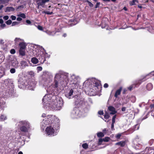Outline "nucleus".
I'll return each instance as SVG.
<instances>
[{
	"label": "nucleus",
	"mask_w": 154,
	"mask_h": 154,
	"mask_svg": "<svg viewBox=\"0 0 154 154\" xmlns=\"http://www.w3.org/2000/svg\"><path fill=\"white\" fill-rule=\"evenodd\" d=\"M60 75L56 74L54 82H52L53 75L47 71H45L42 76V79L40 82V85L45 89L48 94L45 95L42 99L43 107L48 110H60L63 105V101L61 97L56 96L55 90H57L59 86L64 87L67 84L66 80L62 81L60 79Z\"/></svg>",
	"instance_id": "1"
},
{
	"label": "nucleus",
	"mask_w": 154,
	"mask_h": 154,
	"mask_svg": "<svg viewBox=\"0 0 154 154\" xmlns=\"http://www.w3.org/2000/svg\"><path fill=\"white\" fill-rule=\"evenodd\" d=\"M44 50L42 46H36V48L32 51L33 55L36 57L31 58V61L32 63L37 64L39 62L40 63L43 64L45 60V58L49 57L48 54Z\"/></svg>",
	"instance_id": "2"
},
{
	"label": "nucleus",
	"mask_w": 154,
	"mask_h": 154,
	"mask_svg": "<svg viewBox=\"0 0 154 154\" xmlns=\"http://www.w3.org/2000/svg\"><path fill=\"white\" fill-rule=\"evenodd\" d=\"M60 120L58 118L53 115H49L43 119L41 124V130L44 131L46 125H50L51 123L58 124Z\"/></svg>",
	"instance_id": "3"
},
{
	"label": "nucleus",
	"mask_w": 154,
	"mask_h": 154,
	"mask_svg": "<svg viewBox=\"0 0 154 154\" xmlns=\"http://www.w3.org/2000/svg\"><path fill=\"white\" fill-rule=\"evenodd\" d=\"M92 83L90 85L89 87L90 89L88 91L91 96H93L97 92H100L101 90V86L100 82L94 78H92L91 80Z\"/></svg>",
	"instance_id": "4"
},
{
	"label": "nucleus",
	"mask_w": 154,
	"mask_h": 154,
	"mask_svg": "<svg viewBox=\"0 0 154 154\" xmlns=\"http://www.w3.org/2000/svg\"><path fill=\"white\" fill-rule=\"evenodd\" d=\"M4 84L6 87V93L9 97L14 96L15 92L13 79H5L4 81Z\"/></svg>",
	"instance_id": "5"
},
{
	"label": "nucleus",
	"mask_w": 154,
	"mask_h": 154,
	"mask_svg": "<svg viewBox=\"0 0 154 154\" xmlns=\"http://www.w3.org/2000/svg\"><path fill=\"white\" fill-rule=\"evenodd\" d=\"M56 74H59L60 75V77H59V79H62L61 80L62 81H63V80H66L67 84L66 86L67 85L68 82L70 84L76 85L78 81L80 79L79 76L74 74H71L70 77L68 80L67 78L68 74L66 73L65 74H62L60 72L57 73Z\"/></svg>",
	"instance_id": "6"
},
{
	"label": "nucleus",
	"mask_w": 154,
	"mask_h": 154,
	"mask_svg": "<svg viewBox=\"0 0 154 154\" xmlns=\"http://www.w3.org/2000/svg\"><path fill=\"white\" fill-rule=\"evenodd\" d=\"M46 127L45 133L50 136L56 135L60 128L59 124L57 123H51L50 125H46Z\"/></svg>",
	"instance_id": "7"
},
{
	"label": "nucleus",
	"mask_w": 154,
	"mask_h": 154,
	"mask_svg": "<svg viewBox=\"0 0 154 154\" xmlns=\"http://www.w3.org/2000/svg\"><path fill=\"white\" fill-rule=\"evenodd\" d=\"M17 125L20 128L21 131L27 132L31 130V125L30 123L27 121H20L17 123Z\"/></svg>",
	"instance_id": "8"
},
{
	"label": "nucleus",
	"mask_w": 154,
	"mask_h": 154,
	"mask_svg": "<svg viewBox=\"0 0 154 154\" xmlns=\"http://www.w3.org/2000/svg\"><path fill=\"white\" fill-rule=\"evenodd\" d=\"M75 104L78 107L82 106L85 107L88 104V103L85 99L79 96H75L74 98Z\"/></svg>",
	"instance_id": "9"
},
{
	"label": "nucleus",
	"mask_w": 154,
	"mask_h": 154,
	"mask_svg": "<svg viewBox=\"0 0 154 154\" xmlns=\"http://www.w3.org/2000/svg\"><path fill=\"white\" fill-rule=\"evenodd\" d=\"M20 83V85H19V86L21 85H23V86L21 87V88H26L29 90H34L36 86V82L33 79L29 81L26 84H25V83Z\"/></svg>",
	"instance_id": "10"
},
{
	"label": "nucleus",
	"mask_w": 154,
	"mask_h": 154,
	"mask_svg": "<svg viewBox=\"0 0 154 154\" xmlns=\"http://www.w3.org/2000/svg\"><path fill=\"white\" fill-rule=\"evenodd\" d=\"M70 116L72 119L81 117L82 116V112L78 108H74L71 112Z\"/></svg>",
	"instance_id": "11"
},
{
	"label": "nucleus",
	"mask_w": 154,
	"mask_h": 154,
	"mask_svg": "<svg viewBox=\"0 0 154 154\" xmlns=\"http://www.w3.org/2000/svg\"><path fill=\"white\" fill-rule=\"evenodd\" d=\"M73 93V90L72 89H70L67 91L65 94V96L68 98L70 99H71L72 97V94Z\"/></svg>",
	"instance_id": "12"
},
{
	"label": "nucleus",
	"mask_w": 154,
	"mask_h": 154,
	"mask_svg": "<svg viewBox=\"0 0 154 154\" xmlns=\"http://www.w3.org/2000/svg\"><path fill=\"white\" fill-rule=\"evenodd\" d=\"M49 0H41L39 1H36L37 4L38 6V8L39 6H42L44 5L46 2H48Z\"/></svg>",
	"instance_id": "13"
},
{
	"label": "nucleus",
	"mask_w": 154,
	"mask_h": 154,
	"mask_svg": "<svg viewBox=\"0 0 154 154\" xmlns=\"http://www.w3.org/2000/svg\"><path fill=\"white\" fill-rule=\"evenodd\" d=\"M20 64L21 65L20 68L21 69H23L28 66V63L25 61H21Z\"/></svg>",
	"instance_id": "14"
},
{
	"label": "nucleus",
	"mask_w": 154,
	"mask_h": 154,
	"mask_svg": "<svg viewBox=\"0 0 154 154\" xmlns=\"http://www.w3.org/2000/svg\"><path fill=\"white\" fill-rule=\"evenodd\" d=\"M108 109L109 111L111 112L110 113L111 114H114L116 112L115 108L112 106H109Z\"/></svg>",
	"instance_id": "15"
},
{
	"label": "nucleus",
	"mask_w": 154,
	"mask_h": 154,
	"mask_svg": "<svg viewBox=\"0 0 154 154\" xmlns=\"http://www.w3.org/2000/svg\"><path fill=\"white\" fill-rule=\"evenodd\" d=\"M15 9L12 7H8L6 8L5 12H6L14 11Z\"/></svg>",
	"instance_id": "16"
},
{
	"label": "nucleus",
	"mask_w": 154,
	"mask_h": 154,
	"mask_svg": "<svg viewBox=\"0 0 154 154\" xmlns=\"http://www.w3.org/2000/svg\"><path fill=\"white\" fill-rule=\"evenodd\" d=\"M19 45L20 49H25L26 45L25 43L24 42L22 41L21 42H20L19 43Z\"/></svg>",
	"instance_id": "17"
},
{
	"label": "nucleus",
	"mask_w": 154,
	"mask_h": 154,
	"mask_svg": "<svg viewBox=\"0 0 154 154\" xmlns=\"http://www.w3.org/2000/svg\"><path fill=\"white\" fill-rule=\"evenodd\" d=\"M122 89V88L121 87L119 89H118L116 91L114 95V96L116 97L117 98L118 97V96L120 94Z\"/></svg>",
	"instance_id": "18"
},
{
	"label": "nucleus",
	"mask_w": 154,
	"mask_h": 154,
	"mask_svg": "<svg viewBox=\"0 0 154 154\" xmlns=\"http://www.w3.org/2000/svg\"><path fill=\"white\" fill-rule=\"evenodd\" d=\"M6 107L5 103L2 100H0V108L3 109Z\"/></svg>",
	"instance_id": "19"
},
{
	"label": "nucleus",
	"mask_w": 154,
	"mask_h": 154,
	"mask_svg": "<svg viewBox=\"0 0 154 154\" xmlns=\"http://www.w3.org/2000/svg\"><path fill=\"white\" fill-rule=\"evenodd\" d=\"M125 144V141H120L116 143V145H119L121 147L124 146Z\"/></svg>",
	"instance_id": "20"
},
{
	"label": "nucleus",
	"mask_w": 154,
	"mask_h": 154,
	"mask_svg": "<svg viewBox=\"0 0 154 154\" xmlns=\"http://www.w3.org/2000/svg\"><path fill=\"white\" fill-rule=\"evenodd\" d=\"M25 49H20L19 50V52L20 54L22 56H24L25 54Z\"/></svg>",
	"instance_id": "21"
},
{
	"label": "nucleus",
	"mask_w": 154,
	"mask_h": 154,
	"mask_svg": "<svg viewBox=\"0 0 154 154\" xmlns=\"http://www.w3.org/2000/svg\"><path fill=\"white\" fill-rule=\"evenodd\" d=\"M147 89L149 90L150 91L153 88V85L151 83H149L147 84L146 86Z\"/></svg>",
	"instance_id": "22"
},
{
	"label": "nucleus",
	"mask_w": 154,
	"mask_h": 154,
	"mask_svg": "<svg viewBox=\"0 0 154 154\" xmlns=\"http://www.w3.org/2000/svg\"><path fill=\"white\" fill-rule=\"evenodd\" d=\"M6 116L2 114L0 116V120L1 121H3L7 119Z\"/></svg>",
	"instance_id": "23"
},
{
	"label": "nucleus",
	"mask_w": 154,
	"mask_h": 154,
	"mask_svg": "<svg viewBox=\"0 0 154 154\" xmlns=\"http://www.w3.org/2000/svg\"><path fill=\"white\" fill-rule=\"evenodd\" d=\"M22 40L19 38H16L15 39L14 41L15 43L16 44H18V43L21 42V41Z\"/></svg>",
	"instance_id": "24"
},
{
	"label": "nucleus",
	"mask_w": 154,
	"mask_h": 154,
	"mask_svg": "<svg viewBox=\"0 0 154 154\" xmlns=\"http://www.w3.org/2000/svg\"><path fill=\"white\" fill-rule=\"evenodd\" d=\"M138 1L137 0H132V1L130 2V4L131 5H134L136 4V3H138Z\"/></svg>",
	"instance_id": "25"
},
{
	"label": "nucleus",
	"mask_w": 154,
	"mask_h": 154,
	"mask_svg": "<svg viewBox=\"0 0 154 154\" xmlns=\"http://www.w3.org/2000/svg\"><path fill=\"white\" fill-rule=\"evenodd\" d=\"M17 16L22 17L23 18H25L26 16L23 13H20L19 14H18L17 15Z\"/></svg>",
	"instance_id": "26"
},
{
	"label": "nucleus",
	"mask_w": 154,
	"mask_h": 154,
	"mask_svg": "<svg viewBox=\"0 0 154 154\" xmlns=\"http://www.w3.org/2000/svg\"><path fill=\"white\" fill-rule=\"evenodd\" d=\"M10 0H0V4H5L8 3Z\"/></svg>",
	"instance_id": "27"
},
{
	"label": "nucleus",
	"mask_w": 154,
	"mask_h": 154,
	"mask_svg": "<svg viewBox=\"0 0 154 154\" xmlns=\"http://www.w3.org/2000/svg\"><path fill=\"white\" fill-rule=\"evenodd\" d=\"M130 100L132 103H134L136 100V97L134 96H132L130 97Z\"/></svg>",
	"instance_id": "28"
},
{
	"label": "nucleus",
	"mask_w": 154,
	"mask_h": 154,
	"mask_svg": "<svg viewBox=\"0 0 154 154\" xmlns=\"http://www.w3.org/2000/svg\"><path fill=\"white\" fill-rule=\"evenodd\" d=\"M136 87H137V85L134 84L128 87V88L129 90L131 91L133 88H134Z\"/></svg>",
	"instance_id": "29"
},
{
	"label": "nucleus",
	"mask_w": 154,
	"mask_h": 154,
	"mask_svg": "<svg viewBox=\"0 0 154 154\" xmlns=\"http://www.w3.org/2000/svg\"><path fill=\"white\" fill-rule=\"evenodd\" d=\"M101 27L102 28H106V29H107L108 26L105 23L102 22L101 23Z\"/></svg>",
	"instance_id": "30"
},
{
	"label": "nucleus",
	"mask_w": 154,
	"mask_h": 154,
	"mask_svg": "<svg viewBox=\"0 0 154 154\" xmlns=\"http://www.w3.org/2000/svg\"><path fill=\"white\" fill-rule=\"evenodd\" d=\"M97 136L99 137H104V134L103 132H99L97 133Z\"/></svg>",
	"instance_id": "31"
},
{
	"label": "nucleus",
	"mask_w": 154,
	"mask_h": 154,
	"mask_svg": "<svg viewBox=\"0 0 154 154\" xmlns=\"http://www.w3.org/2000/svg\"><path fill=\"white\" fill-rule=\"evenodd\" d=\"M109 114L108 113L106 112L104 115V118L106 119H109Z\"/></svg>",
	"instance_id": "32"
},
{
	"label": "nucleus",
	"mask_w": 154,
	"mask_h": 154,
	"mask_svg": "<svg viewBox=\"0 0 154 154\" xmlns=\"http://www.w3.org/2000/svg\"><path fill=\"white\" fill-rule=\"evenodd\" d=\"M82 146L83 148L85 149H87L88 147V145L86 143H83L82 144Z\"/></svg>",
	"instance_id": "33"
},
{
	"label": "nucleus",
	"mask_w": 154,
	"mask_h": 154,
	"mask_svg": "<svg viewBox=\"0 0 154 154\" xmlns=\"http://www.w3.org/2000/svg\"><path fill=\"white\" fill-rule=\"evenodd\" d=\"M103 141V139H99L98 144L99 145H100L102 144V143Z\"/></svg>",
	"instance_id": "34"
},
{
	"label": "nucleus",
	"mask_w": 154,
	"mask_h": 154,
	"mask_svg": "<svg viewBox=\"0 0 154 154\" xmlns=\"http://www.w3.org/2000/svg\"><path fill=\"white\" fill-rule=\"evenodd\" d=\"M103 141L106 142H107L109 141V138L108 137H106L103 139Z\"/></svg>",
	"instance_id": "35"
},
{
	"label": "nucleus",
	"mask_w": 154,
	"mask_h": 154,
	"mask_svg": "<svg viewBox=\"0 0 154 154\" xmlns=\"http://www.w3.org/2000/svg\"><path fill=\"white\" fill-rule=\"evenodd\" d=\"M86 2L88 3L89 5L91 7H92L94 5L91 2L88 1V0H86Z\"/></svg>",
	"instance_id": "36"
},
{
	"label": "nucleus",
	"mask_w": 154,
	"mask_h": 154,
	"mask_svg": "<svg viewBox=\"0 0 154 154\" xmlns=\"http://www.w3.org/2000/svg\"><path fill=\"white\" fill-rule=\"evenodd\" d=\"M19 24V23L18 22L16 21H14L12 23L11 26H14L16 25H18Z\"/></svg>",
	"instance_id": "37"
},
{
	"label": "nucleus",
	"mask_w": 154,
	"mask_h": 154,
	"mask_svg": "<svg viewBox=\"0 0 154 154\" xmlns=\"http://www.w3.org/2000/svg\"><path fill=\"white\" fill-rule=\"evenodd\" d=\"M116 115H115L113 116V117L112 118V123H115V119L116 118Z\"/></svg>",
	"instance_id": "38"
},
{
	"label": "nucleus",
	"mask_w": 154,
	"mask_h": 154,
	"mask_svg": "<svg viewBox=\"0 0 154 154\" xmlns=\"http://www.w3.org/2000/svg\"><path fill=\"white\" fill-rule=\"evenodd\" d=\"M15 72L16 70L14 68H11L10 70V72L11 73H14Z\"/></svg>",
	"instance_id": "39"
},
{
	"label": "nucleus",
	"mask_w": 154,
	"mask_h": 154,
	"mask_svg": "<svg viewBox=\"0 0 154 154\" xmlns=\"http://www.w3.org/2000/svg\"><path fill=\"white\" fill-rule=\"evenodd\" d=\"M1 29H4L6 26V25L5 23H1Z\"/></svg>",
	"instance_id": "40"
},
{
	"label": "nucleus",
	"mask_w": 154,
	"mask_h": 154,
	"mask_svg": "<svg viewBox=\"0 0 154 154\" xmlns=\"http://www.w3.org/2000/svg\"><path fill=\"white\" fill-rule=\"evenodd\" d=\"M6 23L8 25H10L12 23V21L11 20H9L6 22Z\"/></svg>",
	"instance_id": "41"
},
{
	"label": "nucleus",
	"mask_w": 154,
	"mask_h": 154,
	"mask_svg": "<svg viewBox=\"0 0 154 154\" xmlns=\"http://www.w3.org/2000/svg\"><path fill=\"white\" fill-rule=\"evenodd\" d=\"M24 6L23 5H20L17 7V9H20L21 10L23 8Z\"/></svg>",
	"instance_id": "42"
},
{
	"label": "nucleus",
	"mask_w": 154,
	"mask_h": 154,
	"mask_svg": "<svg viewBox=\"0 0 154 154\" xmlns=\"http://www.w3.org/2000/svg\"><path fill=\"white\" fill-rule=\"evenodd\" d=\"M42 68L41 66H38L37 68V69L38 71H41L42 70Z\"/></svg>",
	"instance_id": "43"
},
{
	"label": "nucleus",
	"mask_w": 154,
	"mask_h": 154,
	"mask_svg": "<svg viewBox=\"0 0 154 154\" xmlns=\"http://www.w3.org/2000/svg\"><path fill=\"white\" fill-rule=\"evenodd\" d=\"M121 136V134H118L116 135V138L117 139H119L120 138Z\"/></svg>",
	"instance_id": "44"
},
{
	"label": "nucleus",
	"mask_w": 154,
	"mask_h": 154,
	"mask_svg": "<svg viewBox=\"0 0 154 154\" xmlns=\"http://www.w3.org/2000/svg\"><path fill=\"white\" fill-rule=\"evenodd\" d=\"M10 53L12 54H14L15 53V51L14 49H11L10 51Z\"/></svg>",
	"instance_id": "45"
},
{
	"label": "nucleus",
	"mask_w": 154,
	"mask_h": 154,
	"mask_svg": "<svg viewBox=\"0 0 154 154\" xmlns=\"http://www.w3.org/2000/svg\"><path fill=\"white\" fill-rule=\"evenodd\" d=\"M3 18L5 20H7L9 18V16L8 15L5 16L3 17Z\"/></svg>",
	"instance_id": "46"
},
{
	"label": "nucleus",
	"mask_w": 154,
	"mask_h": 154,
	"mask_svg": "<svg viewBox=\"0 0 154 154\" xmlns=\"http://www.w3.org/2000/svg\"><path fill=\"white\" fill-rule=\"evenodd\" d=\"M37 28L38 29L40 30H43V27L42 26H37Z\"/></svg>",
	"instance_id": "47"
},
{
	"label": "nucleus",
	"mask_w": 154,
	"mask_h": 154,
	"mask_svg": "<svg viewBox=\"0 0 154 154\" xmlns=\"http://www.w3.org/2000/svg\"><path fill=\"white\" fill-rule=\"evenodd\" d=\"M11 17L12 20H15L16 18V17L14 15H12Z\"/></svg>",
	"instance_id": "48"
},
{
	"label": "nucleus",
	"mask_w": 154,
	"mask_h": 154,
	"mask_svg": "<svg viewBox=\"0 0 154 154\" xmlns=\"http://www.w3.org/2000/svg\"><path fill=\"white\" fill-rule=\"evenodd\" d=\"M98 114L100 115H103V111L100 110L98 112Z\"/></svg>",
	"instance_id": "49"
},
{
	"label": "nucleus",
	"mask_w": 154,
	"mask_h": 154,
	"mask_svg": "<svg viewBox=\"0 0 154 154\" xmlns=\"http://www.w3.org/2000/svg\"><path fill=\"white\" fill-rule=\"evenodd\" d=\"M46 14L48 15H51L53 14V12L49 11H47V12H46Z\"/></svg>",
	"instance_id": "50"
},
{
	"label": "nucleus",
	"mask_w": 154,
	"mask_h": 154,
	"mask_svg": "<svg viewBox=\"0 0 154 154\" xmlns=\"http://www.w3.org/2000/svg\"><path fill=\"white\" fill-rule=\"evenodd\" d=\"M100 4V2H97V3L96 5L95 8H98Z\"/></svg>",
	"instance_id": "51"
},
{
	"label": "nucleus",
	"mask_w": 154,
	"mask_h": 154,
	"mask_svg": "<svg viewBox=\"0 0 154 154\" xmlns=\"http://www.w3.org/2000/svg\"><path fill=\"white\" fill-rule=\"evenodd\" d=\"M26 22L28 24H30L31 23L30 21L29 20H26Z\"/></svg>",
	"instance_id": "52"
},
{
	"label": "nucleus",
	"mask_w": 154,
	"mask_h": 154,
	"mask_svg": "<svg viewBox=\"0 0 154 154\" xmlns=\"http://www.w3.org/2000/svg\"><path fill=\"white\" fill-rule=\"evenodd\" d=\"M17 20L18 21H21L22 20V19L20 17H19L17 18Z\"/></svg>",
	"instance_id": "53"
},
{
	"label": "nucleus",
	"mask_w": 154,
	"mask_h": 154,
	"mask_svg": "<svg viewBox=\"0 0 154 154\" xmlns=\"http://www.w3.org/2000/svg\"><path fill=\"white\" fill-rule=\"evenodd\" d=\"M103 86L105 88H107L108 87V85L107 83H105L104 84Z\"/></svg>",
	"instance_id": "54"
},
{
	"label": "nucleus",
	"mask_w": 154,
	"mask_h": 154,
	"mask_svg": "<svg viewBox=\"0 0 154 154\" xmlns=\"http://www.w3.org/2000/svg\"><path fill=\"white\" fill-rule=\"evenodd\" d=\"M126 108L125 107H123L122 108V111H125L126 110Z\"/></svg>",
	"instance_id": "55"
},
{
	"label": "nucleus",
	"mask_w": 154,
	"mask_h": 154,
	"mask_svg": "<svg viewBox=\"0 0 154 154\" xmlns=\"http://www.w3.org/2000/svg\"><path fill=\"white\" fill-rule=\"evenodd\" d=\"M42 116L43 117H44L45 118H46V117H47V116H46V114L45 113L42 114Z\"/></svg>",
	"instance_id": "56"
},
{
	"label": "nucleus",
	"mask_w": 154,
	"mask_h": 154,
	"mask_svg": "<svg viewBox=\"0 0 154 154\" xmlns=\"http://www.w3.org/2000/svg\"><path fill=\"white\" fill-rule=\"evenodd\" d=\"M149 75H154V71L150 73Z\"/></svg>",
	"instance_id": "57"
},
{
	"label": "nucleus",
	"mask_w": 154,
	"mask_h": 154,
	"mask_svg": "<svg viewBox=\"0 0 154 154\" xmlns=\"http://www.w3.org/2000/svg\"><path fill=\"white\" fill-rule=\"evenodd\" d=\"M114 123H112V125H111V128H112V129H113V128H114Z\"/></svg>",
	"instance_id": "58"
},
{
	"label": "nucleus",
	"mask_w": 154,
	"mask_h": 154,
	"mask_svg": "<svg viewBox=\"0 0 154 154\" xmlns=\"http://www.w3.org/2000/svg\"><path fill=\"white\" fill-rule=\"evenodd\" d=\"M126 91V89H124L123 90V93H122L123 94H125Z\"/></svg>",
	"instance_id": "59"
},
{
	"label": "nucleus",
	"mask_w": 154,
	"mask_h": 154,
	"mask_svg": "<svg viewBox=\"0 0 154 154\" xmlns=\"http://www.w3.org/2000/svg\"><path fill=\"white\" fill-rule=\"evenodd\" d=\"M3 7L4 6L3 5H0V10H2Z\"/></svg>",
	"instance_id": "60"
},
{
	"label": "nucleus",
	"mask_w": 154,
	"mask_h": 154,
	"mask_svg": "<svg viewBox=\"0 0 154 154\" xmlns=\"http://www.w3.org/2000/svg\"><path fill=\"white\" fill-rule=\"evenodd\" d=\"M18 154H23V153L21 151H20L19 152H18Z\"/></svg>",
	"instance_id": "61"
},
{
	"label": "nucleus",
	"mask_w": 154,
	"mask_h": 154,
	"mask_svg": "<svg viewBox=\"0 0 154 154\" xmlns=\"http://www.w3.org/2000/svg\"><path fill=\"white\" fill-rule=\"evenodd\" d=\"M63 36L64 37H66V33H64L63 35Z\"/></svg>",
	"instance_id": "62"
},
{
	"label": "nucleus",
	"mask_w": 154,
	"mask_h": 154,
	"mask_svg": "<svg viewBox=\"0 0 154 154\" xmlns=\"http://www.w3.org/2000/svg\"><path fill=\"white\" fill-rule=\"evenodd\" d=\"M106 131V129H104L103 130V131L104 133V132H105Z\"/></svg>",
	"instance_id": "63"
},
{
	"label": "nucleus",
	"mask_w": 154,
	"mask_h": 154,
	"mask_svg": "<svg viewBox=\"0 0 154 154\" xmlns=\"http://www.w3.org/2000/svg\"><path fill=\"white\" fill-rule=\"evenodd\" d=\"M124 10L125 11L127 10V9L126 7H124L123 8Z\"/></svg>",
	"instance_id": "64"
}]
</instances>
